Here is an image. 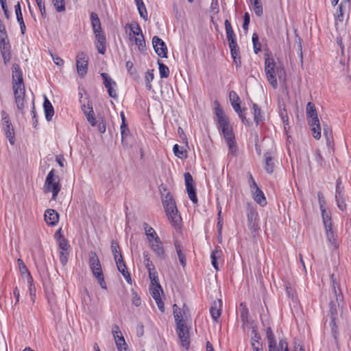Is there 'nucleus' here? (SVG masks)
Returning <instances> with one entry per match:
<instances>
[{
	"label": "nucleus",
	"mask_w": 351,
	"mask_h": 351,
	"mask_svg": "<svg viewBox=\"0 0 351 351\" xmlns=\"http://www.w3.org/2000/svg\"><path fill=\"white\" fill-rule=\"evenodd\" d=\"M265 72L270 85L274 88L278 87L276 76L279 80L285 79L286 76L284 68L278 65L273 58L267 56L265 58Z\"/></svg>",
	"instance_id": "obj_1"
},
{
	"label": "nucleus",
	"mask_w": 351,
	"mask_h": 351,
	"mask_svg": "<svg viewBox=\"0 0 351 351\" xmlns=\"http://www.w3.org/2000/svg\"><path fill=\"white\" fill-rule=\"evenodd\" d=\"M173 313L176 324V332L182 347L188 350L190 346V337L189 328L182 319L181 309L177 304L173 306Z\"/></svg>",
	"instance_id": "obj_2"
},
{
	"label": "nucleus",
	"mask_w": 351,
	"mask_h": 351,
	"mask_svg": "<svg viewBox=\"0 0 351 351\" xmlns=\"http://www.w3.org/2000/svg\"><path fill=\"white\" fill-rule=\"evenodd\" d=\"M162 204L168 219L175 228H180L182 218L178 214L176 202L172 195L169 192L162 199Z\"/></svg>",
	"instance_id": "obj_3"
},
{
	"label": "nucleus",
	"mask_w": 351,
	"mask_h": 351,
	"mask_svg": "<svg viewBox=\"0 0 351 351\" xmlns=\"http://www.w3.org/2000/svg\"><path fill=\"white\" fill-rule=\"evenodd\" d=\"M215 114L217 118L218 128L222 132L223 136L232 134V128L230 124L229 119L225 114L218 101H215Z\"/></svg>",
	"instance_id": "obj_4"
},
{
	"label": "nucleus",
	"mask_w": 351,
	"mask_h": 351,
	"mask_svg": "<svg viewBox=\"0 0 351 351\" xmlns=\"http://www.w3.org/2000/svg\"><path fill=\"white\" fill-rule=\"evenodd\" d=\"M54 169H51L47 176L45 184L44 191L45 193H52V199L56 200L58 193L60 191L61 185L60 184V178L58 176H55Z\"/></svg>",
	"instance_id": "obj_5"
},
{
	"label": "nucleus",
	"mask_w": 351,
	"mask_h": 351,
	"mask_svg": "<svg viewBox=\"0 0 351 351\" xmlns=\"http://www.w3.org/2000/svg\"><path fill=\"white\" fill-rule=\"evenodd\" d=\"M1 124L3 125V130L4 131L5 136L8 138L9 143L11 145H14L15 142V134L14 127L12 124L9 114L5 111L1 110Z\"/></svg>",
	"instance_id": "obj_6"
},
{
	"label": "nucleus",
	"mask_w": 351,
	"mask_h": 351,
	"mask_svg": "<svg viewBox=\"0 0 351 351\" xmlns=\"http://www.w3.org/2000/svg\"><path fill=\"white\" fill-rule=\"evenodd\" d=\"M0 52L4 64H7L11 60V45L8 34H0Z\"/></svg>",
	"instance_id": "obj_7"
},
{
	"label": "nucleus",
	"mask_w": 351,
	"mask_h": 351,
	"mask_svg": "<svg viewBox=\"0 0 351 351\" xmlns=\"http://www.w3.org/2000/svg\"><path fill=\"white\" fill-rule=\"evenodd\" d=\"M12 88L13 90H23L25 89L23 83V73L18 64H13L12 66Z\"/></svg>",
	"instance_id": "obj_8"
},
{
	"label": "nucleus",
	"mask_w": 351,
	"mask_h": 351,
	"mask_svg": "<svg viewBox=\"0 0 351 351\" xmlns=\"http://www.w3.org/2000/svg\"><path fill=\"white\" fill-rule=\"evenodd\" d=\"M250 179L252 180L250 189L254 201L260 206H265L267 204V200L263 192L259 189L252 175H250Z\"/></svg>",
	"instance_id": "obj_9"
},
{
	"label": "nucleus",
	"mask_w": 351,
	"mask_h": 351,
	"mask_svg": "<svg viewBox=\"0 0 351 351\" xmlns=\"http://www.w3.org/2000/svg\"><path fill=\"white\" fill-rule=\"evenodd\" d=\"M112 334L117 350L119 351H128L125 339L121 334L119 327L116 324L112 326Z\"/></svg>",
	"instance_id": "obj_10"
},
{
	"label": "nucleus",
	"mask_w": 351,
	"mask_h": 351,
	"mask_svg": "<svg viewBox=\"0 0 351 351\" xmlns=\"http://www.w3.org/2000/svg\"><path fill=\"white\" fill-rule=\"evenodd\" d=\"M76 67L80 76L84 77L88 71V58L84 52H80L76 57Z\"/></svg>",
	"instance_id": "obj_11"
},
{
	"label": "nucleus",
	"mask_w": 351,
	"mask_h": 351,
	"mask_svg": "<svg viewBox=\"0 0 351 351\" xmlns=\"http://www.w3.org/2000/svg\"><path fill=\"white\" fill-rule=\"evenodd\" d=\"M152 45L155 52L161 58H167V47L165 43L156 36L152 38Z\"/></svg>",
	"instance_id": "obj_12"
},
{
	"label": "nucleus",
	"mask_w": 351,
	"mask_h": 351,
	"mask_svg": "<svg viewBox=\"0 0 351 351\" xmlns=\"http://www.w3.org/2000/svg\"><path fill=\"white\" fill-rule=\"evenodd\" d=\"M101 76L103 79L104 84L107 88L109 96L112 98H117V94L114 89L117 86V83L106 73H101Z\"/></svg>",
	"instance_id": "obj_13"
},
{
	"label": "nucleus",
	"mask_w": 351,
	"mask_h": 351,
	"mask_svg": "<svg viewBox=\"0 0 351 351\" xmlns=\"http://www.w3.org/2000/svg\"><path fill=\"white\" fill-rule=\"evenodd\" d=\"M89 256V266L93 274H97V272H101V265L100 264V261L96 254V253L93 251H90L88 254Z\"/></svg>",
	"instance_id": "obj_14"
},
{
	"label": "nucleus",
	"mask_w": 351,
	"mask_h": 351,
	"mask_svg": "<svg viewBox=\"0 0 351 351\" xmlns=\"http://www.w3.org/2000/svg\"><path fill=\"white\" fill-rule=\"evenodd\" d=\"M95 47L98 52L101 54H104L106 49V38L103 32L95 34Z\"/></svg>",
	"instance_id": "obj_15"
},
{
	"label": "nucleus",
	"mask_w": 351,
	"mask_h": 351,
	"mask_svg": "<svg viewBox=\"0 0 351 351\" xmlns=\"http://www.w3.org/2000/svg\"><path fill=\"white\" fill-rule=\"evenodd\" d=\"M14 95L15 104L19 110L21 112L22 114L24 113V98H25V89L23 90H13Z\"/></svg>",
	"instance_id": "obj_16"
},
{
	"label": "nucleus",
	"mask_w": 351,
	"mask_h": 351,
	"mask_svg": "<svg viewBox=\"0 0 351 351\" xmlns=\"http://www.w3.org/2000/svg\"><path fill=\"white\" fill-rule=\"evenodd\" d=\"M151 248L155 254L161 259L165 258V253L163 247V245L160 239L156 237V240L151 243Z\"/></svg>",
	"instance_id": "obj_17"
},
{
	"label": "nucleus",
	"mask_w": 351,
	"mask_h": 351,
	"mask_svg": "<svg viewBox=\"0 0 351 351\" xmlns=\"http://www.w3.org/2000/svg\"><path fill=\"white\" fill-rule=\"evenodd\" d=\"M45 220L49 226H55L59 219V215L53 209H47L45 213Z\"/></svg>",
	"instance_id": "obj_18"
},
{
	"label": "nucleus",
	"mask_w": 351,
	"mask_h": 351,
	"mask_svg": "<svg viewBox=\"0 0 351 351\" xmlns=\"http://www.w3.org/2000/svg\"><path fill=\"white\" fill-rule=\"evenodd\" d=\"M326 239L328 243L335 248L337 249L339 247L337 243V235L335 232L332 230V226L325 227Z\"/></svg>",
	"instance_id": "obj_19"
},
{
	"label": "nucleus",
	"mask_w": 351,
	"mask_h": 351,
	"mask_svg": "<svg viewBox=\"0 0 351 351\" xmlns=\"http://www.w3.org/2000/svg\"><path fill=\"white\" fill-rule=\"evenodd\" d=\"M224 138H225L226 142L228 146L229 153L234 156H237L238 148H237V146L236 144L234 134H230L228 136H224Z\"/></svg>",
	"instance_id": "obj_20"
},
{
	"label": "nucleus",
	"mask_w": 351,
	"mask_h": 351,
	"mask_svg": "<svg viewBox=\"0 0 351 351\" xmlns=\"http://www.w3.org/2000/svg\"><path fill=\"white\" fill-rule=\"evenodd\" d=\"M221 300L215 301L210 308V313L213 318V319L215 322H218V319L219 318L221 315Z\"/></svg>",
	"instance_id": "obj_21"
},
{
	"label": "nucleus",
	"mask_w": 351,
	"mask_h": 351,
	"mask_svg": "<svg viewBox=\"0 0 351 351\" xmlns=\"http://www.w3.org/2000/svg\"><path fill=\"white\" fill-rule=\"evenodd\" d=\"M43 108L46 120L47 121H51L54 114V109L50 101L45 96L43 103Z\"/></svg>",
	"instance_id": "obj_22"
},
{
	"label": "nucleus",
	"mask_w": 351,
	"mask_h": 351,
	"mask_svg": "<svg viewBox=\"0 0 351 351\" xmlns=\"http://www.w3.org/2000/svg\"><path fill=\"white\" fill-rule=\"evenodd\" d=\"M224 25L228 45L237 43L236 35L233 31L230 22L226 19L224 22Z\"/></svg>",
	"instance_id": "obj_23"
},
{
	"label": "nucleus",
	"mask_w": 351,
	"mask_h": 351,
	"mask_svg": "<svg viewBox=\"0 0 351 351\" xmlns=\"http://www.w3.org/2000/svg\"><path fill=\"white\" fill-rule=\"evenodd\" d=\"M267 339L268 341V351H274L275 346L277 345L276 337L270 327L266 329Z\"/></svg>",
	"instance_id": "obj_24"
},
{
	"label": "nucleus",
	"mask_w": 351,
	"mask_h": 351,
	"mask_svg": "<svg viewBox=\"0 0 351 351\" xmlns=\"http://www.w3.org/2000/svg\"><path fill=\"white\" fill-rule=\"evenodd\" d=\"M90 21L94 34L103 32L101 29L100 20L98 17V15L95 12H91Z\"/></svg>",
	"instance_id": "obj_25"
},
{
	"label": "nucleus",
	"mask_w": 351,
	"mask_h": 351,
	"mask_svg": "<svg viewBox=\"0 0 351 351\" xmlns=\"http://www.w3.org/2000/svg\"><path fill=\"white\" fill-rule=\"evenodd\" d=\"M265 156V170L267 173H272L274 172V162L273 158L271 156L270 154L267 152L264 155Z\"/></svg>",
	"instance_id": "obj_26"
},
{
	"label": "nucleus",
	"mask_w": 351,
	"mask_h": 351,
	"mask_svg": "<svg viewBox=\"0 0 351 351\" xmlns=\"http://www.w3.org/2000/svg\"><path fill=\"white\" fill-rule=\"evenodd\" d=\"M143 226L148 241L152 243L154 241L156 240V237H158V236L154 229L149 226L146 222H144Z\"/></svg>",
	"instance_id": "obj_27"
},
{
	"label": "nucleus",
	"mask_w": 351,
	"mask_h": 351,
	"mask_svg": "<svg viewBox=\"0 0 351 351\" xmlns=\"http://www.w3.org/2000/svg\"><path fill=\"white\" fill-rule=\"evenodd\" d=\"M253 115H254V121H255L256 125H258L261 122L264 120V115L261 111V109L258 107V106L256 104H253Z\"/></svg>",
	"instance_id": "obj_28"
},
{
	"label": "nucleus",
	"mask_w": 351,
	"mask_h": 351,
	"mask_svg": "<svg viewBox=\"0 0 351 351\" xmlns=\"http://www.w3.org/2000/svg\"><path fill=\"white\" fill-rule=\"evenodd\" d=\"M111 250L112 253L113 254L115 262L118 261L119 258L120 256H122V254L119 243L114 240H112L111 242Z\"/></svg>",
	"instance_id": "obj_29"
},
{
	"label": "nucleus",
	"mask_w": 351,
	"mask_h": 351,
	"mask_svg": "<svg viewBox=\"0 0 351 351\" xmlns=\"http://www.w3.org/2000/svg\"><path fill=\"white\" fill-rule=\"evenodd\" d=\"M221 251L219 249V247H217L215 250L211 253V262L213 267L218 270V263H217V258L220 257Z\"/></svg>",
	"instance_id": "obj_30"
},
{
	"label": "nucleus",
	"mask_w": 351,
	"mask_h": 351,
	"mask_svg": "<svg viewBox=\"0 0 351 351\" xmlns=\"http://www.w3.org/2000/svg\"><path fill=\"white\" fill-rule=\"evenodd\" d=\"M159 73L161 78H167L169 75V69L167 66L160 60L158 61Z\"/></svg>",
	"instance_id": "obj_31"
},
{
	"label": "nucleus",
	"mask_w": 351,
	"mask_h": 351,
	"mask_svg": "<svg viewBox=\"0 0 351 351\" xmlns=\"http://www.w3.org/2000/svg\"><path fill=\"white\" fill-rule=\"evenodd\" d=\"M136 6L139 12L141 17H142L145 21L148 20L147 12L146 7L143 1H141L139 3H136Z\"/></svg>",
	"instance_id": "obj_32"
},
{
	"label": "nucleus",
	"mask_w": 351,
	"mask_h": 351,
	"mask_svg": "<svg viewBox=\"0 0 351 351\" xmlns=\"http://www.w3.org/2000/svg\"><path fill=\"white\" fill-rule=\"evenodd\" d=\"M343 1L339 5L336 14H335V25H337L338 22H343L344 19V12L343 10Z\"/></svg>",
	"instance_id": "obj_33"
},
{
	"label": "nucleus",
	"mask_w": 351,
	"mask_h": 351,
	"mask_svg": "<svg viewBox=\"0 0 351 351\" xmlns=\"http://www.w3.org/2000/svg\"><path fill=\"white\" fill-rule=\"evenodd\" d=\"M116 265L117 267V269L120 273L123 276L125 274L128 273L127 270V267L125 265V263L123 261V256H120L119 258L118 261H116Z\"/></svg>",
	"instance_id": "obj_34"
},
{
	"label": "nucleus",
	"mask_w": 351,
	"mask_h": 351,
	"mask_svg": "<svg viewBox=\"0 0 351 351\" xmlns=\"http://www.w3.org/2000/svg\"><path fill=\"white\" fill-rule=\"evenodd\" d=\"M150 292L154 299L160 297V292L162 293L163 291L160 283L152 285V287L150 288Z\"/></svg>",
	"instance_id": "obj_35"
},
{
	"label": "nucleus",
	"mask_w": 351,
	"mask_h": 351,
	"mask_svg": "<svg viewBox=\"0 0 351 351\" xmlns=\"http://www.w3.org/2000/svg\"><path fill=\"white\" fill-rule=\"evenodd\" d=\"M321 213L324 227L329 228V226H332L331 221V217L329 215V213L326 212V210L325 208L321 210Z\"/></svg>",
	"instance_id": "obj_36"
},
{
	"label": "nucleus",
	"mask_w": 351,
	"mask_h": 351,
	"mask_svg": "<svg viewBox=\"0 0 351 351\" xmlns=\"http://www.w3.org/2000/svg\"><path fill=\"white\" fill-rule=\"evenodd\" d=\"M127 26H128L130 28L131 32H132L134 37H139L140 36H143L141 26L138 23H135L134 25H130L128 24Z\"/></svg>",
	"instance_id": "obj_37"
},
{
	"label": "nucleus",
	"mask_w": 351,
	"mask_h": 351,
	"mask_svg": "<svg viewBox=\"0 0 351 351\" xmlns=\"http://www.w3.org/2000/svg\"><path fill=\"white\" fill-rule=\"evenodd\" d=\"M134 42L136 45L138 46V50L143 51L145 49V40L144 36H140L139 37H134Z\"/></svg>",
	"instance_id": "obj_38"
},
{
	"label": "nucleus",
	"mask_w": 351,
	"mask_h": 351,
	"mask_svg": "<svg viewBox=\"0 0 351 351\" xmlns=\"http://www.w3.org/2000/svg\"><path fill=\"white\" fill-rule=\"evenodd\" d=\"M261 339V337L258 332L255 328H253L252 330L251 344L254 343L255 345L261 347L262 343H260Z\"/></svg>",
	"instance_id": "obj_39"
},
{
	"label": "nucleus",
	"mask_w": 351,
	"mask_h": 351,
	"mask_svg": "<svg viewBox=\"0 0 351 351\" xmlns=\"http://www.w3.org/2000/svg\"><path fill=\"white\" fill-rule=\"evenodd\" d=\"M173 151L176 156L180 158L186 157V152L180 147L178 144L174 145Z\"/></svg>",
	"instance_id": "obj_40"
},
{
	"label": "nucleus",
	"mask_w": 351,
	"mask_h": 351,
	"mask_svg": "<svg viewBox=\"0 0 351 351\" xmlns=\"http://www.w3.org/2000/svg\"><path fill=\"white\" fill-rule=\"evenodd\" d=\"M344 194V187L342 186L341 178H338L336 181L335 197H339Z\"/></svg>",
	"instance_id": "obj_41"
},
{
	"label": "nucleus",
	"mask_w": 351,
	"mask_h": 351,
	"mask_svg": "<svg viewBox=\"0 0 351 351\" xmlns=\"http://www.w3.org/2000/svg\"><path fill=\"white\" fill-rule=\"evenodd\" d=\"M252 43L254 52L257 54L261 51V43L258 41V36L256 33L252 35Z\"/></svg>",
	"instance_id": "obj_42"
},
{
	"label": "nucleus",
	"mask_w": 351,
	"mask_h": 351,
	"mask_svg": "<svg viewBox=\"0 0 351 351\" xmlns=\"http://www.w3.org/2000/svg\"><path fill=\"white\" fill-rule=\"evenodd\" d=\"M306 115L308 117H313L315 116H317L315 106L311 102H308L306 105Z\"/></svg>",
	"instance_id": "obj_43"
},
{
	"label": "nucleus",
	"mask_w": 351,
	"mask_h": 351,
	"mask_svg": "<svg viewBox=\"0 0 351 351\" xmlns=\"http://www.w3.org/2000/svg\"><path fill=\"white\" fill-rule=\"evenodd\" d=\"M53 3L58 12H64L66 9L64 0H53Z\"/></svg>",
	"instance_id": "obj_44"
},
{
	"label": "nucleus",
	"mask_w": 351,
	"mask_h": 351,
	"mask_svg": "<svg viewBox=\"0 0 351 351\" xmlns=\"http://www.w3.org/2000/svg\"><path fill=\"white\" fill-rule=\"evenodd\" d=\"M186 189H191L195 187L193 185V179L190 173L186 172L184 174Z\"/></svg>",
	"instance_id": "obj_45"
},
{
	"label": "nucleus",
	"mask_w": 351,
	"mask_h": 351,
	"mask_svg": "<svg viewBox=\"0 0 351 351\" xmlns=\"http://www.w3.org/2000/svg\"><path fill=\"white\" fill-rule=\"evenodd\" d=\"M232 58L240 56L239 47L237 43L229 44Z\"/></svg>",
	"instance_id": "obj_46"
},
{
	"label": "nucleus",
	"mask_w": 351,
	"mask_h": 351,
	"mask_svg": "<svg viewBox=\"0 0 351 351\" xmlns=\"http://www.w3.org/2000/svg\"><path fill=\"white\" fill-rule=\"evenodd\" d=\"M148 272L152 285H154L157 283H159L158 273L156 269L154 270H150Z\"/></svg>",
	"instance_id": "obj_47"
},
{
	"label": "nucleus",
	"mask_w": 351,
	"mask_h": 351,
	"mask_svg": "<svg viewBox=\"0 0 351 351\" xmlns=\"http://www.w3.org/2000/svg\"><path fill=\"white\" fill-rule=\"evenodd\" d=\"M186 191H187L189 197L193 202V204H197V202H198V199H197V195H196V192H195V187L191 188V189H187Z\"/></svg>",
	"instance_id": "obj_48"
},
{
	"label": "nucleus",
	"mask_w": 351,
	"mask_h": 351,
	"mask_svg": "<svg viewBox=\"0 0 351 351\" xmlns=\"http://www.w3.org/2000/svg\"><path fill=\"white\" fill-rule=\"evenodd\" d=\"M94 276L97 278L99 285L102 289H106V284L104 280V277L103 272H97V274H95Z\"/></svg>",
	"instance_id": "obj_49"
},
{
	"label": "nucleus",
	"mask_w": 351,
	"mask_h": 351,
	"mask_svg": "<svg viewBox=\"0 0 351 351\" xmlns=\"http://www.w3.org/2000/svg\"><path fill=\"white\" fill-rule=\"evenodd\" d=\"M154 73H153V70H152V71H148L146 73L145 81L147 82V83H146V88H147V90H151L152 89V84H150V82L154 80Z\"/></svg>",
	"instance_id": "obj_50"
},
{
	"label": "nucleus",
	"mask_w": 351,
	"mask_h": 351,
	"mask_svg": "<svg viewBox=\"0 0 351 351\" xmlns=\"http://www.w3.org/2000/svg\"><path fill=\"white\" fill-rule=\"evenodd\" d=\"M253 9L255 14L258 16H261L263 15V5L261 1L255 2L253 3Z\"/></svg>",
	"instance_id": "obj_51"
},
{
	"label": "nucleus",
	"mask_w": 351,
	"mask_h": 351,
	"mask_svg": "<svg viewBox=\"0 0 351 351\" xmlns=\"http://www.w3.org/2000/svg\"><path fill=\"white\" fill-rule=\"evenodd\" d=\"M335 200L339 209L342 211L346 209V204L345 202L343 195H341L339 197H335Z\"/></svg>",
	"instance_id": "obj_52"
},
{
	"label": "nucleus",
	"mask_w": 351,
	"mask_h": 351,
	"mask_svg": "<svg viewBox=\"0 0 351 351\" xmlns=\"http://www.w3.org/2000/svg\"><path fill=\"white\" fill-rule=\"evenodd\" d=\"M333 291H334V293L336 297V302L337 303L338 305H339V302H341L342 300L343 296H342L340 289H339V287L337 286H336L334 281H333Z\"/></svg>",
	"instance_id": "obj_53"
},
{
	"label": "nucleus",
	"mask_w": 351,
	"mask_h": 351,
	"mask_svg": "<svg viewBox=\"0 0 351 351\" xmlns=\"http://www.w3.org/2000/svg\"><path fill=\"white\" fill-rule=\"evenodd\" d=\"M58 242L60 251L69 250L70 245H69L68 241L66 238H62L60 241H58Z\"/></svg>",
	"instance_id": "obj_54"
},
{
	"label": "nucleus",
	"mask_w": 351,
	"mask_h": 351,
	"mask_svg": "<svg viewBox=\"0 0 351 351\" xmlns=\"http://www.w3.org/2000/svg\"><path fill=\"white\" fill-rule=\"evenodd\" d=\"M132 302L136 306H139L141 304V297L138 295L137 292L132 290Z\"/></svg>",
	"instance_id": "obj_55"
},
{
	"label": "nucleus",
	"mask_w": 351,
	"mask_h": 351,
	"mask_svg": "<svg viewBox=\"0 0 351 351\" xmlns=\"http://www.w3.org/2000/svg\"><path fill=\"white\" fill-rule=\"evenodd\" d=\"M17 263H18L19 270H20L21 275H25V274L27 275V273H29V271H28V269H27V266L25 265L23 261L21 258H19L17 261Z\"/></svg>",
	"instance_id": "obj_56"
},
{
	"label": "nucleus",
	"mask_w": 351,
	"mask_h": 351,
	"mask_svg": "<svg viewBox=\"0 0 351 351\" xmlns=\"http://www.w3.org/2000/svg\"><path fill=\"white\" fill-rule=\"evenodd\" d=\"M130 134V130L128 127L125 128L124 129H121V143L123 146L127 145L126 138Z\"/></svg>",
	"instance_id": "obj_57"
},
{
	"label": "nucleus",
	"mask_w": 351,
	"mask_h": 351,
	"mask_svg": "<svg viewBox=\"0 0 351 351\" xmlns=\"http://www.w3.org/2000/svg\"><path fill=\"white\" fill-rule=\"evenodd\" d=\"M68 256V250H62L60 252V261L63 266H64L67 263Z\"/></svg>",
	"instance_id": "obj_58"
},
{
	"label": "nucleus",
	"mask_w": 351,
	"mask_h": 351,
	"mask_svg": "<svg viewBox=\"0 0 351 351\" xmlns=\"http://www.w3.org/2000/svg\"><path fill=\"white\" fill-rule=\"evenodd\" d=\"M330 306V319L332 322L335 319V315H337V311L336 308V303L334 301H331L329 304Z\"/></svg>",
	"instance_id": "obj_59"
},
{
	"label": "nucleus",
	"mask_w": 351,
	"mask_h": 351,
	"mask_svg": "<svg viewBox=\"0 0 351 351\" xmlns=\"http://www.w3.org/2000/svg\"><path fill=\"white\" fill-rule=\"evenodd\" d=\"M229 98H230L231 105H232V104H237V103L240 102L239 97L238 96L237 93L234 90H232L230 92Z\"/></svg>",
	"instance_id": "obj_60"
},
{
	"label": "nucleus",
	"mask_w": 351,
	"mask_h": 351,
	"mask_svg": "<svg viewBox=\"0 0 351 351\" xmlns=\"http://www.w3.org/2000/svg\"><path fill=\"white\" fill-rule=\"evenodd\" d=\"M250 22V16L248 12H245L243 16V29L245 31H247L248 26Z\"/></svg>",
	"instance_id": "obj_61"
},
{
	"label": "nucleus",
	"mask_w": 351,
	"mask_h": 351,
	"mask_svg": "<svg viewBox=\"0 0 351 351\" xmlns=\"http://www.w3.org/2000/svg\"><path fill=\"white\" fill-rule=\"evenodd\" d=\"M39 10L40 11L41 15L43 18L46 17V10L45 3L42 0H35Z\"/></svg>",
	"instance_id": "obj_62"
},
{
	"label": "nucleus",
	"mask_w": 351,
	"mask_h": 351,
	"mask_svg": "<svg viewBox=\"0 0 351 351\" xmlns=\"http://www.w3.org/2000/svg\"><path fill=\"white\" fill-rule=\"evenodd\" d=\"M14 8H15V12H16V15L17 21L23 20L22 12H21V5H20L19 2H18L17 4L14 6Z\"/></svg>",
	"instance_id": "obj_63"
},
{
	"label": "nucleus",
	"mask_w": 351,
	"mask_h": 351,
	"mask_svg": "<svg viewBox=\"0 0 351 351\" xmlns=\"http://www.w3.org/2000/svg\"><path fill=\"white\" fill-rule=\"evenodd\" d=\"M280 347V350L284 351H289L288 348V343L286 339H281L279 340L278 344H277Z\"/></svg>",
	"instance_id": "obj_64"
}]
</instances>
